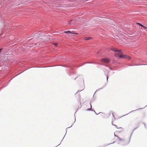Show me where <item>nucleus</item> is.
I'll use <instances>...</instances> for the list:
<instances>
[{"label":"nucleus","instance_id":"f257e3e1","mask_svg":"<svg viewBox=\"0 0 147 147\" xmlns=\"http://www.w3.org/2000/svg\"><path fill=\"white\" fill-rule=\"evenodd\" d=\"M111 50L116 52H118L115 54L116 57H119L122 58H127L129 59L131 58L130 56L125 55H123L121 54L122 52L121 50H119L115 48H111Z\"/></svg>","mask_w":147,"mask_h":147},{"label":"nucleus","instance_id":"f03ea898","mask_svg":"<svg viewBox=\"0 0 147 147\" xmlns=\"http://www.w3.org/2000/svg\"><path fill=\"white\" fill-rule=\"evenodd\" d=\"M111 60L108 58H103L101 59V61L102 62H105L108 63Z\"/></svg>","mask_w":147,"mask_h":147},{"label":"nucleus","instance_id":"7ed1b4c3","mask_svg":"<svg viewBox=\"0 0 147 147\" xmlns=\"http://www.w3.org/2000/svg\"><path fill=\"white\" fill-rule=\"evenodd\" d=\"M63 33H66L67 34H69V33H72L73 34H77L78 33H74V31L71 32L69 31H65L63 32Z\"/></svg>","mask_w":147,"mask_h":147},{"label":"nucleus","instance_id":"20e7f679","mask_svg":"<svg viewBox=\"0 0 147 147\" xmlns=\"http://www.w3.org/2000/svg\"><path fill=\"white\" fill-rule=\"evenodd\" d=\"M92 38L91 37H85L84 38V40H90V39Z\"/></svg>","mask_w":147,"mask_h":147},{"label":"nucleus","instance_id":"39448f33","mask_svg":"<svg viewBox=\"0 0 147 147\" xmlns=\"http://www.w3.org/2000/svg\"><path fill=\"white\" fill-rule=\"evenodd\" d=\"M118 138L119 139V140L120 141H124V139H121V138H120L119 137H118Z\"/></svg>","mask_w":147,"mask_h":147},{"label":"nucleus","instance_id":"423d86ee","mask_svg":"<svg viewBox=\"0 0 147 147\" xmlns=\"http://www.w3.org/2000/svg\"><path fill=\"white\" fill-rule=\"evenodd\" d=\"M74 21V20H71V21H69V22H68V24H71V22H72V21Z\"/></svg>","mask_w":147,"mask_h":147},{"label":"nucleus","instance_id":"0eeeda50","mask_svg":"<svg viewBox=\"0 0 147 147\" xmlns=\"http://www.w3.org/2000/svg\"><path fill=\"white\" fill-rule=\"evenodd\" d=\"M117 128H119V129H122V128L121 127H117V126L116 125H114Z\"/></svg>","mask_w":147,"mask_h":147},{"label":"nucleus","instance_id":"6e6552de","mask_svg":"<svg viewBox=\"0 0 147 147\" xmlns=\"http://www.w3.org/2000/svg\"><path fill=\"white\" fill-rule=\"evenodd\" d=\"M137 24H139V25H140V26H142V24H140L139 23H138Z\"/></svg>","mask_w":147,"mask_h":147},{"label":"nucleus","instance_id":"1a4fd4ad","mask_svg":"<svg viewBox=\"0 0 147 147\" xmlns=\"http://www.w3.org/2000/svg\"><path fill=\"white\" fill-rule=\"evenodd\" d=\"M53 44L55 45L56 46L57 45V43H54Z\"/></svg>","mask_w":147,"mask_h":147},{"label":"nucleus","instance_id":"9d476101","mask_svg":"<svg viewBox=\"0 0 147 147\" xmlns=\"http://www.w3.org/2000/svg\"><path fill=\"white\" fill-rule=\"evenodd\" d=\"M142 27L144 28H146L145 26H142Z\"/></svg>","mask_w":147,"mask_h":147},{"label":"nucleus","instance_id":"9b49d317","mask_svg":"<svg viewBox=\"0 0 147 147\" xmlns=\"http://www.w3.org/2000/svg\"><path fill=\"white\" fill-rule=\"evenodd\" d=\"M108 76H107V80H108Z\"/></svg>","mask_w":147,"mask_h":147},{"label":"nucleus","instance_id":"f8f14e48","mask_svg":"<svg viewBox=\"0 0 147 147\" xmlns=\"http://www.w3.org/2000/svg\"><path fill=\"white\" fill-rule=\"evenodd\" d=\"M90 106H91V107H92L91 105V104H90Z\"/></svg>","mask_w":147,"mask_h":147}]
</instances>
